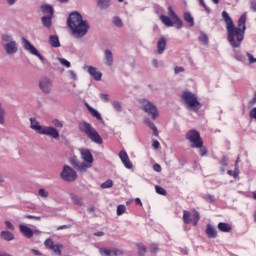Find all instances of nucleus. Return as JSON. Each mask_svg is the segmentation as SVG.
Instances as JSON below:
<instances>
[{"mask_svg": "<svg viewBox=\"0 0 256 256\" xmlns=\"http://www.w3.org/2000/svg\"><path fill=\"white\" fill-rule=\"evenodd\" d=\"M198 39H199V41L201 43H204V45H208L209 44V37L207 36V34H205L203 32L200 34Z\"/></svg>", "mask_w": 256, "mask_h": 256, "instance_id": "34", "label": "nucleus"}, {"mask_svg": "<svg viewBox=\"0 0 256 256\" xmlns=\"http://www.w3.org/2000/svg\"><path fill=\"white\" fill-rule=\"evenodd\" d=\"M234 59H236V61H239L240 63H245V61L247 60L245 54L241 53V50H234Z\"/></svg>", "mask_w": 256, "mask_h": 256, "instance_id": "26", "label": "nucleus"}, {"mask_svg": "<svg viewBox=\"0 0 256 256\" xmlns=\"http://www.w3.org/2000/svg\"><path fill=\"white\" fill-rule=\"evenodd\" d=\"M159 248L157 247V245H155V244H153L152 246H151V251H152V253H157V250H158Z\"/></svg>", "mask_w": 256, "mask_h": 256, "instance_id": "64", "label": "nucleus"}, {"mask_svg": "<svg viewBox=\"0 0 256 256\" xmlns=\"http://www.w3.org/2000/svg\"><path fill=\"white\" fill-rule=\"evenodd\" d=\"M200 149V155L201 157H205V155H207V149L203 148V146Z\"/></svg>", "mask_w": 256, "mask_h": 256, "instance_id": "59", "label": "nucleus"}, {"mask_svg": "<svg viewBox=\"0 0 256 256\" xmlns=\"http://www.w3.org/2000/svg\"><path fill=\"white\" fill-rule=\"evenodd\" d=\"M146 125H148V127H150V129H152L154 136L155 137H159V130H157V126H155V123H153L151 120L146 119L145 120Z\"/></svg>", "mask_w": 256, "mask_h": 256, "instance_id": "30", "label": "nucleus"}, {"mask_svg": "<svg viewBox=\"0 0 256 256\" xmlns=\"http://www.w3.org/2000/svg\"><path fill=\"white\" fill-rule=\"evenodd\" d=\"M1 39L3 41L4 51L7 55H15L19 51V45L17 41L13 40V36L9 34H2Z\"/></svg>", "mask_w": 256, "mask_h": 256, "instance_id": "7", "label": "nucleus"}, {"mask_svg": "<svg viewBox=\"0 0 256 256\" xmlns=\"http://www.w3.org/2000/svg\"><path fill=\"white\" fill-rule=\"evenodd\" d=\"M30 129L39 133V135H47L52 137V139H59V130L51 126H41L39 121L35 118H30Z\"/></svg>", "mask_w": 256, "mask_h": 256, "instance_id": "3", "label": "nucleus"}, {"mask_svg": "<svg viewBox=\"0 0 256 256\" xmlns=\"http://www.w3.org/2000/svg\"><path fill=\"white\" fill-rule=\"evenodd\" d=\"M113 24L116 27H123V21L121 20V18H119L117 16L113 18Z\"/></svg>", "mask_w": 256, "mask_h": 256, "instance_id": "43", "label": "nucleus"}, {"mask_svg": "<svg viewBox=\"0 0 256 256\" xmlns=\"http://www.w3.org/2000/svg\"><path fill=\"white\" fill-rule=\"evenodd\" d=\"M139 103L141 105L142 111L150 115L151 119L155 120L159 117V110H157V106L147 99H140Z\"/></svg>", "mask_w": 256, "mask_h": 256, "instance_id": "8", "label": "nucleus"}, {"mask_svg": "<svg viewBox=\"0 0 256 256\" xmlns=\"http://www.w3.org/2000/svg\"><path fill=\"white\" fill-rule=\"evenodd\" d=\"M218 229L219 231H222V233H231V229H233L231 227V225L225 223V222H220L218 224Z\"/></svg>", "mask_w": 256, "mask_h": 256, "instance_id": "25", "label": "nucleus"}, {"mask_svg": "<svg viewBox=\"0 0 256 256\" xmlns=\"http://www.w3.org/2000/svg\"><path fill=\"white\" fill-rule=\"evenodd\" d=\"M152 65H153V67H155L156 69H159V61H157V59H153V60H152Z\"/></svg>", "mask_w": 256, "mask_h": 256, "instance_id": "61", "label": "nucleus"}, {"mask_svg": "<svg viewBox=\"0 0 256 256\" xmlns=\"http://www.w3.org/2000/svg\"><path fill=\"white\" fill-rule=\"evenodd\" d=\"M204 201H207L208 203H215V196L211 194H205L203 195Z\"/></svg>", "mask_w": 256, "mask_h": 256, "instance_id": "37", "label": "nucleus"}, {"mask_svg": "<svg viewBox=\"0 0 256 256\" xmlns=\"http://www.w3.org/2000/svg\"><path fill=\"white\" fill-rule=\"evenodd\" d=\"M168 11H169V16L166 15H161L160 16V21L163 23V25H165L166 27H173L174 25L176 26V29H182L183 28V20H181V18H179V16H177V14L175 13V11L173 10V8L171 6L168 7Z\"/></svg>", "mask_w": 256, "mask_h": 256, "instance_id": "6", "label": "nucleus"}, {"mask_svg": "<svg viewBox=\"0 0 256 256\" xmlns=\"http://www.w3.org/2000/svg\"><path fill=\"white\" fill-rule=\"evenodd\" d=\"M246 57H248V63L250 65H253V63H256V58L253 57V54L246 52Z\"/></svg>", "mask_w": 256, "mask_h": 256, "instance_id": "46", "label": "nucleus"}, {"mask_svg": "<svg viewBox=\"0 0 256 256\" xmlns=\"http://www.w3.org/2000/svg\"><path fill=\"white\" fill-rule=\"evenodd\" d=\"M87 71L90 76L93 77L95 81H101V77H103V73L97 70L96 67L93 66H87Z\"/></svg>", "mask_w": 256, "mask_h": 256, "instance_id": "15", "label": "nucleus"}, {"mask_svg": "<svg viewBox=\"0 0 256 256\" xmlns=\"http://www.w3.org/2000/svg\"><path fill=\"white\" fill-rule=\"evenodd\" d=\"M222 19H224V22L226 23L228 35L227 39L230 45L234 48L240 47L241 42L243 39H245V31L247 29V26H245V23H247V13L242 14L238 19V27H235L233 19H231V16H229L227 11L222 12Z\"/></svg>", "mask_w": 256, "mask_h": 256, "instance_id": "1", "label": "nucleus"}, {"mask_svg": "<svg viewBox=\"0 0 256 256\" xmlns=\"http://www.w3.org/2000/svg\"><path fill=\"white\" fill-rule=\"evenodd\" d=\"M166 47H167V39L165 37H161L157 42L158 55H163Z\"/></svg>", "mask_w": 256, "mask_h": 256, "instance_id": "18", "label": "nucleus"}, {"mask_svg": "<svg viewBox=\"0 0 256 256\" xmlns=\"http://www.w3.org/2000/svg\"><path fill=\"white\" fill-rule=\"evenodd\" d=\"M155 190L158 195H167V191L161 186H155Z\"/></svg>", "mask_w": 256, "mask_h": 256, "instance_id": "47", "label": "nucleus"}, {"mask_svg": "<svg viewBox=\"0 0 256 256\" xmlns=\"http://www.w3.org/2000/svg\"><path fill=\"white\" fill-rule=\"evenodd\" d=\"M112 106L115 109V111H117L118 113H120V111H122L123 109V107L121 106V102L119 101L112 102Z\"/></svg>", "mask_w": 256, "mask_h": 256, "instance_id": "40", "label": "nucleus"}, {"mask_svg": "<svg viewBox=\"0 0 256 256\" xmlns=\"http://www.w3.org/2000/svg\"><path fill=\"white\" fill-rule=\"evenodd\" d=\"M0 237L4 239L5 241H13L15 239V235H13L10 231H2L0 233Z\"/></svg>", "mask_w": 256, "mask_h": 256, "instance_id": "27", "label": "nucleus"}, {"mask_svg": "<svg viewBox=\"0 0 256 256\" xmlns=\"http://www.w3.org/2000/svg\"><path fill=\"white\" fill-rule=\"evenodd\" d=\"M24 217L26 219H35L36 221H41V218L39 216H33V215L26 214Z\"/></svg>", "mask_w": 256, "mask_h": 256, "instance_id": "55", "label": "nucleus"}, {"mask_svg": "<svg viewBox=\"0 0 256 256\" xmlns=\"http://www.w3.org/2000/svg\"><path fill=\"white\" fill-rule=\"evenodd\" d=\"M80 153H81V159H83V161H93V155L89 150L83 149L80 151Z\"/></svg>", "mask_w": 256, "mask_h": 256, "instance_id": "23", "label": "nucleus"}, {"mask_svg": "<svg viewBox=\"0 0 256 256\" xmlns=\"http://www.w3.org/2000/svg\"><path fill=\"white\" fill-rule=\"evenodd\" d=\"M255 103H256V98H255V96H254V97L252 98V100L248 102V105H249V107H253V105H255Z\"/></svg>", "mask_w": 256, "mask_h": 256, "instance_id": "62", "label": "nucleus"}, {"mask_svg": "<svg viewBox=\"0 0 256 256\" xmlns=\"http://www.w3.org/2000/svg\"><path fill=\"white\" fill-rule=\"evenodd\" d=\"M199 1V5H201V7H203L206 11V13H211V9L209 7H207V4H205L204 0H198Z\"/></svg>", "mask_w": 256, "mask_h": 256, "instance_id": "48", "label": "nucleus"}, {"mask_svg": "<svg viewBox=\"0 0 256 256\" xmlns=\"http://www.w3.org/2000/svg\"><path fill=\"white\" fill-rule=\"evenodd\" d=\"M183 72H185V68H184V67L176 66V67L174 68V73H175V75H179V73H183Z\"/></svg>", "mask_w": 256, "mask_h": 256, "instance_id": "49", "label": "nucleus"}, {"mask_svg": "<svg viewBox=\"0 0 256 256\" xmlns=\"http://www.w3.org/2000/svg\"><path fill=\"white\" fill-rule=\"evenodd\" d=\"M153 169H154V171H156L157 173H161V165H159V164H154V165H153Z\"/></svg>", "mask_w": 256, "mask_h": 256, "instance_id": "58", "label": "nucleus"}, {"mask_svg": "<svg viewBox=\"0 0 256 256\" xmlns=\"http://www.w3.org/2000/svg\"><path fill=\"white\" fill-rule=\"evenodd\" d=\"M183 18H184V21L188 23L189 27H194L195 18H193V16L191 15V12H185Z\"/></svg>", "mask_w": 256, "mask_h": 256, "instance_id": "22", "label": "nucleus"}, {"mask_svg": "<svg viewBox=\"0 0 256 256\" xmlns=\"http://www.w3.org/2000/svg\"><path fill=\"white\" fill-rule=\"evenodd\" d=\"M4 124H5V110L0 104V125H4Z\"/></svg>", "mask_w": 256, "mask_h": 256, "instance_id": "41", "label": "nucleus"}, {"mask_svg": "<svg viewBox=\"0 0 256 256\" xmlns=\"http://www.w3.org/2000/svg\"><path fill=\"white\" fill-rule=\"evenodd\" d=\"M45 247H47V249H50L55 245V243L53 242V240L51 238H48L45 240L44 242Z\"/></svg>", "mask_w": 256, "mask_h": 256, "instance_id": "45", "label": "nucleus"}, {"mask_svg": "<svg viewBox=\"0 0 256 256\" xmlns=\"http://www.w3.org/2000/svg\"><path fill=\"white\" fill-rule=\"evenodd\" d=\"M41 11L45 17H53V14L55 13V10L53 9V6L49 4H43L41 6Z\"/></svg>", "mask_w": 256, "mask_h": 256, "instance_id": "19", "label": "nucleus"}, {"mask_svg": "<svg viewBox=\"0 0 256 256\" xmlns=\"http://www.w3.org/2000/svg\"><path fill=\"white\" fill-rule=\"evenodd\" d=\"M137 247H138V254L140 255V256H143V255H145V253H147V248L145 247V245H143V244H137Z\"/></svg>", "mask_w": 256, "mask_h": 256, "instance_id": "36", "label": "nucleus"}, {"mask_svg": "<svg viewBox=\"0 0 256 256\" xmlns=\"http://www.w3.org/2000/svg\"><path fill=\"white\" fill-rule=\"evenodd\" d=\"M38 195H39V197L47 199V197H49V192L47 190L41 188L38 190Z\"/></svg>", "mask_w": 256, "mask_h": 256, "instance_id": "39", "label": "nucleus"}, {"mask_svg": "<svg viewBox=\"0 0 256 256\" xmlns=\"http://www.w3.org/2000/svg\"><path fill=\"white\" fill-rule=\"evenodd\" d=\"M152 147L153 149H159L161 147V143L158 140H152Z\"/></svg>", "mask_w": 256, "mask_h": 256, "instance_id": "52", "label": "nucleus"}, {"mask_svg": "<svg viewBox=\"0 0 256 256\" xmlns=\"http://www.w3.org/2000/svg\"><path fill=\"white\" fill-rule=\"evenodd\" d=\"M119 158L121 159V161H129V155H127V152L125 150L119 152Z\"/></svg>", "mask_w": 256, "mask_h": 256, "instance_id": "38", "label": "nucleus"}, {"mask_svg": "<svg viewBox=\"0 0 256 256\" xmlns=\"http://www.w3.org/2000/svg\"><path fill=\"white\" fill-rule=\"evenodd\" d=\"M61 179L66 181V183H73L77 181V172L68 165H65L60 174Z\"/></svg>", "mask_w": 256, "mask_h": 256, "instance_id": "10", "label": "nucleus"}, {"mask_svg": "<svg viewBox=\"0 0 256 256\" xmlns=\"http://www.w3.org/2000/svg\"><path fill=\"white\" fill-rule=\"evenodd\" d=\"M86 107L88 111L91 113L92 117H95L96 119H98V121H103V117L101 116V113H99V111L95 110L89 104H86Z\"/></svg>", "mask_w": 256, "mask_h": 256, "instance_id": "21", "label": "nucleus"}, {"mask_svg": "<svg viewBox=\"0 0 256 256\" xmlns=\"http://www.w3.org/2000/svg\"><path fill=\"white\" fill-rule=\"evenodd\" d=\"M61 249H63V244H54L50 248V251H53L55 255L61 256L62 255Z\"/></svg>", "mask_w": 256, "mask_h": 256, "instance_id": "31", "label": "nucleus"}, {"mask_svg": "<svg viewBox=\"0 0 256 256\" xmlns=\"http://www.w3.org/2000/svg\"><path fill=\"white\" fill-rule=\"evenodd\" d=\"M52 19H53V16H43L41 18L42 25L49 29V27H51V25H53V22L51 21Z\"/></svg>", "mask_w": 256, "mask_h": 256, "instance_id": "29", "label": "nucleus"}, {"mask_svg": "<svg viewBox=\"0 0 256 256\" xmlns=\"http://www.w3.org/2000/svg\"><path fill=\"white\" fill-rule=\"evenodd\" d=\"M206 235L209 237V239H215L217 237V230L215 227H213V225L207 224Z\"/></svg>", "mask_w": 256, "mask_h": 256, "instance_id": "20", "label": "nucleus"}, {"mask_svg": "<svg viewBox=\"0 0 256 256\" xmlns=\"http://www.w3.org/2000/svg\"><path fill=\"white\" fill-rule=\"evenodd\" d=\"M183 221L186 225L191 223V213L187 210L183 211Z\"/></svg>", "mask_w": 256, "mask_h": 256, "instance_id": "33", "label": "nucleus"}, {"mask_svg": "<svg viewBox=\"0 0 256 256\" xmlns=\"http://www.w3.org/2000/svg\"><path fill=\"white\" fill-rule=\"evenodd\" d=\"M79 129L82 133H85L88 139H91L93 143H96L97 145L103 144V138H101L97 129H95L89 122H81L79 124Z\"/></svg>", "mask_w": 256, "mask_h": 256, "instance_id": "5", "label": "nucleus"}, {"mask_svg": "<svg viewBox=\"0 0 256 256\" xmlns=\"http://www.w3.org/2000/svg\"><path fill=\"white\" fill-rule=\"evenodd\" d=\"M49 43L51 45V47H61V42H59V36L57 35H51L49 37Z\"/></svg>", "mask_w": 256, "mask_h": 256, "instance_id": "24", "label": "nucleus"}, {"mask_svg": "<svg viewBox=\"0 0 256 256\" xmlns=\"http://www.w3.org/2000/svg\"><path fill=\"white\" fill-rule=\"evenodd\" d=\"M100 99L105 101V103H109V95L108 94H100Z\"/></svg>", "mask_w": 256, "mask_h": 256, "instance_id": "56", "label": "nucleus"}, {"mask_svg": "<svg viewBox=\"0 0 256 256\" xmlns=\"http://www.w3.org/2000/svg\"><path fill=\"white\" fill-rule=\"evenodd\" d=\"M70 78L73 79V81H77V73L75 71L70 70L69 72Z\"/></svg>", "mask_w": 256, "mask_h": 256, "instance_id": "54", "label": "nucleus"}, {"mask_svg": "<svg viewBox=\"0 0 256 256\" xmlns=\"http://www.w3.org/2000/svg\"><path fill=\"white\" fill-rule=\"evenodd\" d=\"M99 253L102 256H123L125 253L118 248H100Z\"/></svg>", "mask_w": 256, "mask_h": 256, "instance_id": "14", "label": "nucleus"}, {"mask_svg": "<svg viewBox=\"0 0 256 256\" xmlns=\"http://www.w3.org/2000/svg\"><path fill=\"white\" fill-rule=\"evenodd\" d=\"M59 63H61L64 67H67V69H69V67H71V62H69V60L65 59V58H58Z\"/></svg>", "mask_w": 256, "mask_h": 256, "instance_id": "42", "label": "nucleus"}, {"mask_svg": "<svg viewBox=\"0 0 256 256\" xmlns=\"http://www.w3.org/2000/svg\"><path fill=\"white\" fill-rule=\"evenodd\" d=\"M39 88L41 89L42 93L49 95V93H51V89H53V81L47 77H44L39 80Z\"/></svg>", "mask_w": 256, "mask_h": 256, "instance_id": "13", "label": "nucleus"}, {"mask_svg": "<svg viewBox=\"0 0 256 256\" xmlns=\"http://www.w3.org/2000/svg\"><path fill=\"white\" fill-rule=\"evenodd\" d=\"M63 229H71V225H62L57 228V231H61Z\"/></svg>", "mask_w": 256, "mask_h": 256, "instance_id": "60", "label": "nucleus"}, {"mask_svg": "<svg viewBox=\"0 0 256 256\" xmlns=\"http://www.w3.org/2000/svg\"><path fill=\"white\" fill-rule=\"evenodd\" d=\"M22 41H23L24 49L26 51H28L31 55H35V57H38V59H40L42 63H48L47 60H45V57H43V55L39 53V50H37V48H35V46H33V44L29 42V40L23 38Z\"/></svg>", "mask_w": 256, "mask_h": 256, "instance_id": "11", "label": "nucleus"}, {"mask_svg": "<svg viewBox=\"0 0 256 256\" xmlns=\"http://www.w3.org/2000/svg\"><path fill=\"white\" fill-rule=\"evenodd\" d=\"M67 25L71 31L72 37L76 39H83V37L89 33V29H91L89 21L83 19V15L78 11L69 14Z\"/></svg>", "mask_w": 256, "mask_h": 256, "instance_id": "2", "label": "nucleus"}, {"mask_svg": "<svg viewBox=\"0 0 256 256\" xmlns=\"http://www.w3.org/2000/svg\"><path fill=\"white\" fill-rule=\"evenodd\" d=\"M127 207H125V205H118L117 206V215L121 216L123 215V213H125Z\"/></svg>", "mask_w": 256, "mask_h": 256, "instance_id": "44", "label": "nucleus"}, {"mask_svg": "<svg viewBox=\"0 0 256 256\" xmlns=\"http://www.w3.org/2000/svg\"><path fill=\"white\" fill-rule=\"evenodd\" d=\"M186 139L191 144L192 149H201L203 146L201 134L195 129H192L186 133Z\"/></svg>", "mask_w": 256, "mask_h": 256, "instance_id": "9", "label": "nucleus"}, {"mask_svg": "<svg viewBox=\"0 0 256 256\" xmlns=\"http://www.w3.org/2000/svg\"><path fill=\"white\" fill-rule=\"evenodd\" d=\"M72 167L77 169L80 173H85L87 169H91L93 167V161H72Z\"/></svg>", "mask_w": 256, "mask_h": 256, "instance_id": "12", "label": "nucleus"}, {"mask_svg": "<svg viewBox=\"0 0 256 256\" xmlns=\"http://www.w3.org/2000/svg\"><path fill=\"white\" fill-rule=\"evenodd\" d=\"M71 200L74 205H77L78 207H82L83 205V199H81L79 196L75 194H71Z\"/></svg>", "mask_w": 256, "mask_h": 256, "instance_id": "32", "label": "nucleus"}, {"mask_svg": "<svg viewBox=\"0 0 256 256\" xmlns=\"http://www.w3.org/2000/svg\"><path fill=\"white\" fill-rule=\"evenodd\" d=\"M100 9H109L111 7V0H96Z\"/></svg>", "mask_w": 256, "mask_h": 256, "instance_id": "28", "label": "nucleus"}, {"mask_svg": "<svg viewBox=\"0 0 256 256\" xmlns=\"http://www.w3.org/2000/svg\"><path fill=\"white\" fill-rule=\"evenodd\" d=\"M228 175H233L234 179H237L239 177V169H235L234 172L229 170Z\"/></svg>", "mask_w": 256, "mask_h": 256, "instance_id": "50", "label": "nucleus"}, {"mask_svg": "<svg viewBox=\"0 0 256 256\" xmlns=\"http://www.w3.org/2000/svg\"><path fill=\"white\" fill-rule=\"evenodd\" d=\"M5 225L7 229H10L11 231H15V226L10 221H5Z\"/></svg>", "mask_w": 256, "mask_h": 256, "instance_id": "53", "label": "nucleus"}, {"mask_svg": "<svg viewBox=\"0 0 256 256\" xmlns=\"http://www.w3.org/2000/svg\"><path fill=\"white\" fill-rule=\"evenodd\" d=\"M122 163L126 169H133V163L131 161H123Z\"/></svg>", "mask_w": 256, "mask_h": 256, "instance_id": "51", "label": "nucleus"}, {"mask_svg": "<svg viewBox=\"0 0 256 256\" xmlns=\"http://www.w3.org/2000/svg\"><path fill=\"white\" fill-rule=\"evenodd\" d=\"M249 117L251 119H256V107L249 112Z\"/></svg>", "mask_w": 256, "mask_h": 256, "instance_id": "57", "label": "nucleus"}, {"mask_svg": "<svg viewBox=\"0 0 256 256\" xmlns=\"http://www.w3.org/2000/svg\"><path fill=\"white\" fill-rule=\"evenodd\" d=\"M19 230H20V233L24 235V237H27V239H31V237H33L34 235V232L32 231V229L29 228V226L27 225L20 224Z\"/></svg>", "mask_w": 256, "mask_h": 256, "instance_id": "17", "label": "nucleus"}, {"mask_svg": "<svg viewBox=\"0 0 256 256\" xmlns=\"http://www.w3.org/2000/svg\"><path fill=\"white\" fill-rule=\"evenodd\" d=\"M194 217L196 219V222L194 223V225H197V221H199V219H200L199 212L195 211L194 212Z\"/></svg>", "mask_w": 256, "mask_h": 256, "instance_id": "63", "label": "nucleus"}, {"mask_svg": "<svg viewBox=\"0 0 256 256\" xmlns=\"http://www.w3.org/2000/svg\"><path fill=\"white\" fill-rule=\"evenodd\" d=\"M104 63L107 67H113V52L109 49L104 51Z\"/></svg>", "mask_w": 256, "mask_h": 256, "instance_id": "16", "label": "nucleus"}, {"mask_svg": "<svg viewBox=\"0 0 256 256\" xmlns=\"http://www.w3.org/2000/svg\"><path fill=\"white\" fill-rule=\"evenodd\" d=\"M113 187V180L109 179L101 184V189H111Z\"/></svg>", "mask_w": 256, "mask_h": 256, "instance_id": "35", "label": "nucleus"}, {"mask_svg": "<svg viewBox=\"0 0 256 256\" xmlns=\"http://www.w3.org/2000/svg\"><path fill=\"white\" fill-rule=\"evenodd\" d=\"M181 99L186 105V109L188 111L199 113V109H201V102H199L196 94L189 90H186L182 93Z\"/></svg>", "mask_w": 256, "mask_h": 256, "instance_id": "4", "label": "nucleus"}]
</instances>
